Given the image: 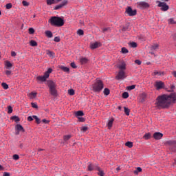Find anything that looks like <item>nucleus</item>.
<instances>
[{
	"label": "nucleus",
	"mask_w": 176,
	"mask_h": 176,
	"mask_svg": "<svg viewBox=\"0 0 176 176\" xmlns=\"http://www.w3.org/2000/svg\"><path fill=\"white\" fill-rule=\"evenodd\" d=\"M122 53H124V54H126V53H129V50L126 49V47H122Z\"/></svg>",
	"instance_id": "obj_45"
},
{
	"label": "nucleus",
	"mask_w": 176,
	"mask_h": 176,
	"mask_svg": "<svg viewBox=\"0 0 176 176\" xmlns=\"http://www.w3.org/2000/svg\"><path fill=\"white\" fill-rule=\"evenodd\" d=\"M115 120L113 119V118H111L109 120V122H108V123H107V126H108V129H111L112 128V126H113V121H114Z\"/></svg>",
	"instance_id": "obj_19"
},
{
	"label": "nucleus",
	"mask_w": 176,
	"mask_h": 176,
	"mask_svg": "<svg viewBox=\"0 0 176 176\" xmlns=\"http://www.w3.org/2000/svg\"><path fill=\"white\" fill-rule=\"evenodd\" d=\"M169 145H176V141L173 140V141H169L168 142Z\"/></svg>",
	"instance_id": "obj_51"
},
{
	"label": "nucleus",
	"mask_w": 176,
	"mask_h": 176,
	"mask_svg": "<svg viewBox=\"0 0 176 176\" xmlns=\"http://www.w3.org/2000/svg\"><path fill=\"white\" fill-rule=\"evenodd\" d=\"M12 112H13V109L12 108V107L9 106L8 113H12Z\"/></svg>",
	"instance_id": "obj_53"
},
{
	"label": "nucleus",
	"mask_w": 176,
	"mask_h": 176,
	"mask_svg": "<svg viewBox=\"0 0 176 176\" xmlns=\"http://www.w3.org/2000/svg\"><path fill=\"white\" fill-rule=\"evenodd\" d=\"M124 72L123 70H120L116 78L117 79V80H120V79H124Z\"/></svg>",
	"instance_id": "obj_9"
},
{
	"label": "nucleus",
	"mask_w": 176,
	"mask_h": 176,
	"mask_svg": "<svg viewBox=\"0 0 176 176\" xmlns=\"http://www.w3.org/2000/svg\"><path fill=\"white\" fill-rule=\"evenodd\" d=\"M102 89H104V83L101 80L97 78L92 85V90L94 93H100Z\"/></svg>",
	"instance_id": "obj_4"
},
{
	"label": "nucleus",
	"mask_w": 176,
	"mask_h": 176,
	"mask_svg": "<svg viewBox=\"0 0 176 176\" xmlns=\"http://www.w3.org/2000/svg\"><path fill=\"white\" fill-rule=\"evenodd\" d=\"M131 47H137V43H135V42L131 43Z\"/></svg>",
	"instance_id": "obj_52"
},
{
	"label": "nucleus",
	"mask_w": 176,
	"mask_h": 176,
	"mask_svg": "<svg viewBox=\"0 0 176 176\" xmlns=\"http://www.w3.org/2000/svg\"><path fill=\"white\" fill-rule=\"evenodd\" d=\"M122 98H129V93L128 92H124L122 94Z\"/></svg>",
	"instance_id": "obj_41"
},
{
	"label": "nucleus",
	"mask_w": 176,
	"mask_h": 176,
	"mask_svg": "<svg viewBox=\"0 0 176 176\" xmlns=\"http://www.w3.org/2000/svg\"><path fill=\"white\" fill-rule=\"evenodd\" d=\"M43 123H45V124H47V123H49V120H46V119H43L42 120Z\"/></svg>",
	"instance_id": "obj_62"
},
{
	"label": "nucleus",
	"mask_w": 176,
	"mask_h": 176,
	"mask_svg": "<svg viewBox=\"0 0 176 176\" xmlns=\"http://www.w3.org/2000/svg\"><path fill=\"white\" fill-rule=\"evenodd\" d=\"M83 115H85V113L82 111H78L76 112V116L77 118H79V116H83Z\"/></svg>",
	"instance_id": "obj_26"
},
{
	"label": "nucleus",
	"mask_w": 176,
	"mask_h": 176,
	"mask_svg": "<svg viewBox=\"0 0 176 176\" xmlns=\"http://www.w3.org/2000/svg\"><path fill=\"white\" fill-rule=\"evenodd\" d=\"M154 75L156 76V75H157V76H164V72H157V71H155L153 72Z\"/></svg>",
	"instance_id": "obj_21"
},
{
	"label": "nucleus",
	"mask_w": 176,
	"mask_h": 176,
	"mask_svg": "<svg viewBox=\"0 0 176 176\" xmlns=\"http://www.w3.org/2000/svg\"><path fill=\"white\" fill-rule=\"evenodd\" d=\"M53 72L52 68H49L47 72H45L43 76H38L36 77V80L38 82H46L47 79H49V76H50V74Z\"/></svg>",
	"instance_id": "obj_5"
},
{
	"label": "nucleus",
	"mask_w": 176,
	"mask_h": 176,
	"mask_svg": "<svg viewBox=\"0 0 176 176\" xmlns=\"http://www.w3.org/2000/svg\"><path fill=\"white\" fill-rule=\"evenodd\" d=\"M48 55H49L50 57H54V52H48Z\"/></svg>",
	"instance_id": "obj_59"
},
{
	"label": "nucleus",
	"mask_w": 176,
	"mask_h": 176,
	"mask_svg": "<svg viewBox=\"0 0 176 176\" xmlns=\"http://www.w3.org/2000/svg\"><path fill=\"white\" fill-rule=\"evenodd\" d=\"M159 48V45L155 44L151 47V50H157Z\"/></svg>",
	"instance_id": "obj_33"
},
{
	"label": "nucleus",
	"mask_w": 176,
	"mask_h": 176,
	"mask_svg": "<svg viewBox=\"0 0 176 176\" xmlns=\"http://www.w3.org/2000/svg\"><path fill=\"white\" fill-rule=\"evenodd\" d=\"M56 3V0H47V5H53Z\"/></svg>",
	"instance_id": "obj_36"
},
{
	"label": "nucleus",
	"mask_w": 176,
	"mask_h": 176,
	"mask_svg": "<svg viewBox=\"0 0 176 176\" xmlns=\"http://www.w3.org/2000/svg\"><path fill=\"white\" fill-rule=\"evenodd\" d=\"M169 24H176L175 21H174V19L170 18L168 20Z\"/></svg>",
	"instance_id": "obj_38"
},
{
	"label": "nucleus",
	"mask_w": 176,
	"mask_h": 176,
	"mask_svg": "<svg viewBox=\"0 0 176 176\" xmlns=\"http://www.w3.org/2000/svg\"><path fill=\"white\" fill-rule=\"evenodd\" d=\"M118 67L119 69H121V71L123 69H126V63L122 62L121 64L118 65Z\"/></svg>",
	"instance_id": "obj_18"
},
{
	"label": "nucleus",
	"mask_w": 176,
	"mask_h": 176,
	"mask_svg": "<svg viewBox=\"0 0 176 176\" xmlns=\"http://www.w3.org/2000/svg\"><path fill=\"white\" fill-rule=\"evenodd\" d=\"M153 137L155 140H162V138L163 137V133L160 132H155L154 133Z\"/></svg>",
	"instance_id": "obj_11"
},
{
	"label": "nucleus",
	"mask_w": 176,
	"mask_h": 176,
	"mask_svg": "<svg viewBox=\"0 0 176 176\" xmlns=\"http://www.w3.org/2000/svg\"><path fill=\"white\" fill-rule=\"evenodd\" d=\"M176 102V93L173 92L169 95L164 94L157 98V107L159 108H168L171 104Z\"/></svg>",
	"instance_id": "obj_1"
},
{
	"label": "nucleus",
	"mask_w": 176,
	"mask_h": 176,
	"mask_svg": "<svg viewBox=\"0 0 176 176\" xmlns=\"http://www.w3.org/2000/svg\"><path fill=\"white\" fill-rule=\"evenodd\" d=\"M77 34H78V35H83L85 33H84L83 30L80 29L77 31Z\"/></svg>",
	"instance_id": "obj_48"
},
{
	"label": "nucleus",
	"mask_w": 176,
	"mask_h": 176,
	"mask_svg": "<svg viewBox=\"0 0 176 176\" xmlns=\"http://www.w3.org/2000/svg\"><path fill=\"white\" fill-rule=\"evenodd\" d=\"M31 105H32V108L38 109V104H36V103L32 102Z\"/></svg>",
	"instance_id": "obj_50"
},
{
	"label": "nucleus",
	"mask_w": 176,
	"mask_h": 176,
	"mask_svg": "<svg viewBox=\"0 0 176 176\" xmlns=\"http://www.w3.org/2000/svg\"><path fill=\"white\" fill-rule=\"evenodd\" d=\"M70 65H71L72 68H77V66H76V65L75 64V63H72L70 64Z\"/></svg>",
	"instance_id": "obj_60"
},
{
	"label": "nucleus",
	"mask_w": 176,
	"mask_h": 176,
	"mask_svg": "<svg viewBox=\"0 0 176 176\" xmlns=\"http://www.w3.org/2000/svg\"><path fill=\"white\" fill-rule=\"evenodd\" d=\"M101 46V43L98 42H95L94 43H91L90 47L92 50L97 49L98 47H100Z\"/></svg>",
	"instance_id": "obj_13"
},
{
	"label": "nucleus",
	"mask_w": 176,
	"mask_h": 176,
	"mask_svg": "<svg viewBox=\"0 0 176 176\" xmlns=\"http://www.w3.org/2000/svg\"><path fill=\"white\" fill-rule=\"evenodd\" d=\"M129 27H130V24L126 23L124 26L122 27V31L125 32V31H129Z\"/></svg>",
	"instance_id": "obj_22"
},
{
	"label": "nucleus",
	"mask_w": 176,
	"mask_h": 176,
	"mask_svg": "<svg viewBox=\"0 0 176 176\" xmlns=\"http://www.w3.org/2000/svg\"><path fill=\"white\" fill-rule=\"evenodd\" d=\"M13 159H14V160H19V159H20V157L19 156V155L14 154L13 155Z\"/></svg>",
	"instance_id": "obj_47"
},
{
	"label": "nucleus",
	"mask_w": 176,
	"mask_h": 176,
	"mask_svg": "<svg viewBox=\"0 0 176 176\" xmlns=\"http://www.w3.org/2000/svg\"><path fill=\"white\" fill-rule=\"evenodd\" d=\"M72 136L71 135H67L63 137L64 141H68Z\"/></svg>",
	"instance_id": "obj_37"
},
{
	"label": "nucleus",
	"mask_w": 176,
	"mask_h": 176,
	"mask_svg": "<svg viewBox=\"0 0 176 176\" xmlns=\"http://www.w3.org/2000/svg\"><path fill=\"white\" fill-rule=\"evenodd\" d=\"M30 46H38V43H36V41L32 40L30 41Z\"/></svg>",
	"instance_id": "obj_35"
},
{
	"label": "nucleus",
	"mask_w": 176,
	"mask_h": 176,
	"mask_svg": "<svg viewBox=\"0 0 176 176\" xmlns=\"http://www.w3.org/2000/svg\"><path fill=\"white\" fill-rule=\"evenodd\" d=\"M16 130H17V131H21L22 133H24V128H23V126H21V124H16Z\"/></svg>",
	"instance_id": "obj_17"
},
{
	"label": "nucleus",
	"mask_w": 176,
	"mask_h": 176,
	"mask_svg": "<svg viewBox=\"0 0 176 176\" xmlns=\"http://www.w3.org/2000/svg\"><path fill=\"white\" fill-rule=\"evenodd\" d=\"M89 130V127L87 126H82L81 127V131H82V133H86V131Z\"/></svg>",
	"instance_id": "obj_40"
},
{
	"label": "nucleus",
	"mask_w": 176,
	"mask_h": 176,
	"mask_svg": "<svg viewBox=\"0 0 176 176\" xmlns=\"http://www.w3.org/2000/svg\"><path fill=\"white\" fill-rule=\"evenodd\" d=\"M3 176H10V173H9L8 172H4L3 174Z\"/></svg>",
	"instance_id": "obj_64"
},
{
	"label": "nucleus",
	"mask_w": 176,
	"mask_h": 176,
	"mask_svg": "<svg viewBox=\"0 0 176 176\" xmlns=\"http://www.w3.org/2000/svg\"><path fill=\"white\" fill-rule=\"evenodd\" d=\"M125 146H128V148H133V142H126Z\"/></svg>",
	"instance_id": "obj_32"
},
{
	"label": "nucleus",
	"mask_w": 176,
	"mask_h": 176,
	"mask_svg": "<svg viewBox=\"0 0 176 176\" xmlns=\"http://www.w3.org/2000/svg\"><path fill=\"white\" fill-rule=\"evenodd\" d=\"M98 166H97L95 164H89L87 166V170L88 171H93V170H97V168Z\"/></svg>",
	"instance_id": "obj_14"
},
{
	"label": "nucleus",
	"mask_w": 176,
	"mask_h": 176,
	"mask_svg": "<svg viewBox=\"0 0 176 176\" xmlns=\"http://www.w3.org/2000/svg\"><path fill=\"white\" fill-rule=\"evenodd\" d=\"M103 93L104 96H109V93H110L109 89L105 88L103 91Z\"/></svg>",
	"instance_id": "obj_30"
},
{
	"label": "nucleus",
	"mask_w": 176,
	"mask_h": 176,
	"mask_svg": "<svg viewBox=\"0 0 176 176\" xmlns=\"http://www.w3.org/2000/svg\"><path fill=\"white\" fill-rule=\"evenodd\" d=\"M45 35H46V36H47V38L53 37V33H52V32L50 30L45 31Z\"/></svg>",
	"instance_id": "obj_23"
},
{
	"label": "nucleus",
	"mask_w": 176,
	"mask_h": 176,
	"mask_svg": "<svg viewBox=\"0 0 176 176\" xmlns=\"http://www.w3.org/2000/svg\"><path fill=\"white\" fill-rule=\"evenodd\" d=\"M54 42H60V37L59 36H56L54 38Z\"/></svg>",
	"instance_id": "obj_58"
},
{
	"label": "nucleus",
	"mask_w": 176,
	"mask_h": 176,
	"mask_svg": "<svg viewBox=\"0 0 176 176\" xmlns=\"http://www.w3.org/2000/svg\"><path fill=\"white\" fill-rule=\"evenodd\" d=\"M136 7L139 9H148L149 8V3L145 1H139L136 3Z\"/></svg>",
	"instance_id": "obj_7"
},
{
	"label": "nucleus",
	"mask_w": 176,
	"mask_h": 176,
	"mask_svg": "<svg viewBox=\"0 0 176 176\" xmlns=\"http://www.w3.org/2000/svg\"><path fill=\"white\" fill-rule=\"evenodd\" d=\"M6 65L8 68H12V67H13V65H12L10 61H6Z\"/></svg>",
	"instance_id": "obj_39"
},
{
	"label": "nucleus",
	"mask_w": 176,
	"mask_h": 176,
	"mask_svg": "<svg viewBox=\"0 0 176 176\" xmlns=\"http://www.w3.org/2000/svg\"><path fill=\"white\" fill-rule=\"evenodd\" d=\"M60 69H62V71H63L64 72H69V68L65 66H61Z\"/></svg>",
	"instance_id": "obj_29"
},
{
	"label": "nucleus",
	"mask_w": 176,
	"mask_h": 176,
	"mask_svg": "<svg viewBox=\"0 0 176 176\" xmlns=\"http://www.w3.org/2000/svg\"><path fill=\"white\" fill-rule=\"evenodd\" d=\"M22 4H23V6H30V3L28 2V1H25V0H23V1H22Z\"/></svg>",
	"instance_id": "obj_43"
},
{
	"label": "nucleus",
	"mask_w": 176,
	"mask_h": 176,
	"mask_svg": "<svg viewBox=\"0 0 176 176\" xmlns=\"http://www.w3.org/2000/svg\"><path fill=\"white\" fill-rule=\"evenodd\" d=\"M156 3H157L158 8H161L160 9L162 12H167V10L170 9L168 5H167V3H166L165 2L156 1Z\"/></svg>",
	"instance_id": "obj_6"
},
{
	"label": "nucleus",
	"mask_w": 176,
	"mask_h": 176,
	"mask_svg": "<svg viewBox=\"0 0 176 176\" xmlns=\"http://www.w3.org/2000/svg\"><path fill=\"white\" fill-rule=\"evenodd\" d=\"M126 89L127 90H134V89H135V85L128 86Z\"/></svg>",
	"instance_id": "obj_44"
},
{
	"label": "nucleus",
	"mask_w": 176,
	"mask_h": 176,
	"mask_svg": "<svg viewBox=\"0 0 176 176\" xmlns=\"http://www.w3.org/2000/svg\"><path fill=\"white\" fill-rule=\"evenodd\" d=\"M12 120H14V122H16V123L18 122H20V118L18 116H14L12 117H11Z\"/></svg>",
	"instance_id": "obj_27"
},
{
	"label": "nucleus",
	"mask_w": 176,
	"mask_h": 176,
	"mask_svg": "<svg viewBox=\"0 0 176 176\" xmlns=\"http://www.w3.org/2000/svg\"><path fill=\"white\" fill-rule=\"evenodd\" d=\"M135 64H138V65H141L142 62L141 60L137 59L135 60Z\"/></svg>",
	"instance_id": "obj_55"
},
{
	"label": "nucleus",
	"mask_w": 176,
	"mask_h": 176,
	"mask_svg": "<svg viewBox=\"0 0 176 176\" xmlns=\"http://www.w3.org/2000/svg\"><path fill=\"white\" fill-rule=\"evenodd\" d=\"M2 87L5 89V90H8V89H9V85H8V84H6V82H3L1 84Z\"/></svg>",
	"instance_id": "obj_34"
},
{
	"label": "nucleus",
	"mask_w": 176,
	"mask_h": 176,
	"mask_svg": "<svg viewBox=\"0 0 176 176\" xmlns=\"http://www.w3.org/2000/svg\"><path fill=\"white\" fill-rule=\"evenodd\" d=\"M152 137V135H151L150 133H146L144 136L143 138H144V140H149L151 139V138Z\"/></svg>",
	"instance_id": "obj_24"
},
{
	"label": "nucleus",
	"mask_w": 176,
	"mask_h": 176,
	"mask_svg": "<svg viewBox=\"0 0 176 176\" xmlns=\"http://www.w3.org/2000/svg\"><path fill=\"white\" fill-rule=\"evenodd\" d=\"M157 90H160V89H163V87L164 86V83L162 81H157L155 82V85Z\"/></svg>",
	"instance_id": "obj_10"
},
{
	"label": "nucleus",
	"mask_w": 176,
	"mask_h": 176,
	"mask_svg": "<svg viewBox=\"0 0 176 176\" xmlns=\"http://www.w3.org/2000/svg\"><path fill=\"white\" fill-rule=\"evenodd\" d=\"M125 12L128 14L130 16H135L137 14V10H133L131 7H128L126 9Z\"/></svg>",
	"instance_id": "obj_8"
},
{
	"label": "nucleus",
	"mask_w": 176,
	"mask_h": 176,
	"mask_svg": "<svg viewBox=\"0 0 176 176\" xmlns=\"http://www.w3.org/2000/svg\"><path fill=\"white\" fill-rule=\"evenodd\" d=\"M67 3H68V1L66 0H64L60 4L56 6L54 8L55 10H58V9H61V8H63V6H65V5H67Z\"/></svg>",
	"instance_id": "obj_12"
},
{
	"label": "nucleus",
	"mask_w": 176,
	"mask_h": 176,
	"mask_svg": "<svg viewBox=\"0 0 176 176\" xmlns=\"http://www.w3.org/2000/svg\"><path fill=\"white\" fill-rule=\"evenodd\" d=\"M12 74V72L10 70H7L6 71V75H7V76H9Z\"/></svg>",
	"instance_id": "obj_57"
},
{
	"label": "nucleus",
	"mask_w": 176,
	"mask_h": 176,
	"mask_svg": "<svg viewBox=\"0 0 176 176\" xmlns=\"http://www.w3.org/2000/svg\"><path fill=\"white\" fill-rule=\"evenodd\" d=\"M145 100H146V94L142 93L140 96V102H144Z\"/></svg>",
	"instance_id": "obj_15"
},
{
	"label": "nucleus",
	"mask_w": 176,
	"mask_h": 176,
	"mask_svg": "<svg viewBox=\"0 0 176 176\" xmlns=\"http://www.w3.org/2000/svg\"><path fill=\"white\" fill-rule=\"evenodd\" d=\"M47 83L50 89L49 91L51 96H53V97H57V84H56V82L49 80L47 81Z\"/></svg>",
	"instance_id": "obj_3"
},
{
	"label": "nucleus",
	"mask_w": 176,
	"mask_h": 176,
	"mask_svg": "<svg viewBox=\"0 0 176 176\" xmlns=\"http://www.w3.org/2000/svg\"><path fill=\"white\" fill-rule=\"evenodd\" d=\"M80 63L82 65L87 64V63H89V59H87V58H80Z\"/></svg>",
	"instance_id": "obj_20"
},
{
	"label": "nucleus",
	"mask_w": 176,
	"mask_h": 176,
	"mask_svg": "<svg viewBox=\"0 0 176 176\" xmlns=\"http://www.w3.org/2000/svg\"><path fill=\"white\" fill-rule=\"evenodd\" d=\"M11 56L12 57H15L16 56H17V54H16V52L12 51L11 52Z\"/></svg>",
	"instance_id": "obj_61"
},
{
	"label": "nucleus",
	"mask_w": 176,
	"mask_h": 176,
	"mask_svg": "<svg viewBox=\"0 0 176 176\" xmlns=\"http://www.w3.org/2000/svg\"><path fill=\"white\" fill-rule=\"evenodd\" d=\"M68 93L69 96H74L75 94V91L74 89H69Z\"/></svg>",
	"instance_id": "obj_42"
},
{
	"label": "nucleus",
	"mask_w": 176,
	"mask_h": 176,
	"mask_svg": "<svg viewBox=\"0 0 176 176\" xmlns=\"http://www.w3.org/2000/svg\"><path fill=\"white\" fill-rule=\"evenodd\" d=\"M48 23L54 27H63L64 25V19L58 16H52L49 19Z\"/></svg>",
	"instance_id": "obj_2"
},
{
	"label": "nucleus",
	"mask_w": 176,
	"mask_h": 176,
	"mask_svg": "<svg viewBox=\"0 0 176 176\" xmlns=\"http://www.w3.org/2000/svg\"><path fill=\"white\" fill-rule=\"evenodd\" d=\"M33 119L36 120V122L37 123V124H39L41 123V119H39L38 116H33Z\"/></svg>",
	"instance_id": "obj_31"
},
{
	"label": "nucleus",
	"mask_w": 176,
	"mask_h": 176,
	"mask_svg": "<svg viewBox=\"0 0 176 176\" xmlns=\"http://www.w3.org/2000/svg\"><path fill=\"white\" fill-rule=\"evenodd\" d=\"M141 171H142V168H141V167H138L137 169L133 171V173L138 175V173H141Z\"/></svg>",
	"instance_id": "obj_25"
},
{
	"label": "nucleus",
	"mask_w": 176,
	"mask_h": 176,
	"mask_svg": "<svg viewBox=\"0 0 176 176\" xmlns=\"http://www.w3.org/2000/svg\"><path fill=\"white\" fill-rule=\"evenodd\" d=\"M96 171H98V175L99 176H104V175H105V173H104V170H102V169H101V168H100L99 166H98L96 168Z\"/></svg>",
	"instance_id": "obj_16"
},
{
	"label": "nucleus",
	"mask_w": 176,
	"mask_h": 176,
	"mask_svg": "<svg viewBox=\"0 0 176 176\" xmlns=\"http://www.w3.org/2000/svg\"><path fill=\"white\" fill-rule=\"evenodd\" d=\"M34 32H35V30H34V28H29V34H34Z\"/></svg>",
	"instance_id": "obj_54"
},
{
	"label": "nucleus",
	"mask_w": 176,
	"mask_h": 176,
	"mask_svg": "<svg viewBox=\"0 0 176 176\" xmlns=\"http://www.w3.org/2000/svg\"><path fill=\"white\" fill-rule=\"evenodd\" d=\"M30 97H31L32 98H35V97H36V93H34V92H31L30 94Z\"/></svg>",
	"instance_id": "obj_46"
},
{
	"label": "nucleus",
	"mask_w": 176,
	"mask_h": 176,
	"mask_svg": "<svg viewBox=\"0 0 176 176\" xmlns=\"http://www.w3.org/2000/svg\"><path fill=\"white\" fill-rule=\"evenodd\" d=\"M78 118L79 122H85V118H83V117H78Z\"/></svg>",
	"instance_id": "obj_63"
},
{
	"label": "nucleus",
	"mask_w": 176,
	"mask_h": 176,
	"mask_svg": "<svg viewBox=\"0 0 176 176\" xmlns=\"http://www.w3.org/2000/svg\"><path fill=\"white\" fill-rule=\"evenodd\" d=\"M111 29L109 28H104L102 29V32H107V31H110Z\"/></svg>",
	"instance_id": "obj_56"
},
{
	"label": "nucleus",
	"mask_w": 176,
	"mask_h": 176,
	"mask_svg": "<svg viewBox=\"0 0 176 176\" xmlns=\"http://www.w3.org/2000/svg\"><path fill=\"white\" fill-rule=\"evenodd\" d=\"M12 3H9L6 4V9H12Z\"/></svg>",
	"instance_id": "obj_49"
},
{
	"label": "nucleus",
	"mask_w": 176,
	"mask_h": 176,
	"mask_svg": "<svg viewBox=\"0 0 176 176\" xmlns=\"http://www.w3.org/2000/svg\"><path fill=\"white\" fill-rule=\"evenodd\" d=\"M124 113L126 115V116H129L130 115V110L129 108L124 107Z\"/></svg>",
	"instance_id": "obj_28"
}]
</instances>
